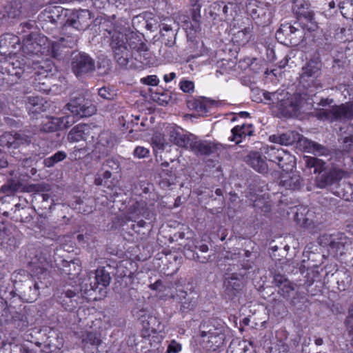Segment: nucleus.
Masks as SVG:
<instances>
[{
  "mask_svg": "<svg viewBox=\"0 0 353 353\" xmlns=\"http://www.w3.org/2000/svg\"><path fill=\"white\" fill-rule=\"evenodd\" d=\"M77 296L75 292L68 290L61 293V295L59 296V301L65 310L72 311L78 305V301L76 299Z\"/></svg>",
  "mask_w": 353,
  "mask_h": 353,
  "instance_id": "nucleus-35",
  "label": "nucleus"
},
{
  "mask_svg": "<svg viewBox=\"0 0 353 353\" xmlns=\"http://www.w3.org/2000/svg\"><path fill=\"white\" fill-rule=\"evenodd\" d=\"M296 163L295 157L283 150L279 160L276 163L278 166L285 172L292 170Z\"/></svg>",
  "mask_w": 353,
  "mask_h": 353,
  "instance_id": "nucleus-42",
  "label": "nucleus"
},
{
  "mask_svg": "<svg viewBox=\"0 0 353 353\" xmlns=\"http://www.w3.org/2000/svg\"><path fill=\"white\" fill-rule=\"evenodd\" d=\"M13 242L14 239L11 233L5 226L4 229L0 230V245L6 247V245H11Z\"/></svg>",
  "mask_w": 353,
  "mask_h": 353,
  "instance_id": "nucleus-55",
  "label": "nucleus"
},
{
  "mask_svg": "<svg viewBox=\"0 0 353 353\" xmlns=\"http://www.w3.org/2000/svg\"><path fill=\"white\" fill-rule=\"evenodd\" d=\"M74 118L73 116H66L60 118L61 130L69 128L73 123H74Z\"/></svg>",
  "mask_w": 353,
  "mask_h": 353,
  "instance_id": "nucleus-63",
  "label": "nucleus"
},
{
  "mask_svg": "<svg viewBox=\"0 0 353 353\" xmlns=\"http://www.w3.org/2000/svg\"><path fill=\"white\" fill-rule=\"evenodd\" d=\"M273 9L269 3H259L251 11L252 17L254 19H259L263 24H268L271 22Z\"/></svg>",
  "mask_w": 353,
  "mask_h": 353,
  "instance_id": "nucleus-20",
  "label": "nucleus"
},
{
  "mask_svg": "<svg viewBox=\"0 0 353 353\" xmlns=\"http://www.w3.org/2000/svg\"><path fill=\"white\" fill-rule=\"evenodd\" d=\"M303 37V31L289 23H282L276 32V39L285 46H297Z\"/></svg>",
  "mask_w": 353,
  "mask_h": 353,
  "instance_id": "nucleus-7",
  "label": "nucleus"
},
{
  "mask_svg": "<svg viewBox=\"0 0 353 353\" xmlns=\"http://www.w3.org/2000/svg\"><path fill=\"white\" fill-rule=\"evenodd\" d=\"M92 201L90 199H85L84 200L79 197H74L69 201V206L73 208L79 213L89 214L92 212Z\"/></svg>",
  "mask_w": 353,
  "mask_h": 353,
  "instance_id": "nucleus-32",
  "label": "nucleus"
},
{
  "mask_svg": "<svg viewBox=\"0 0 353 353\" xmlns=\"http://www.w3.org/2000/svg\"><path fill=\"white\" fill-rule=\"evenodd\" d=\"M305 164L308 168H314V173L321 174L325 169V163L318 158L304 157Z\"/></svg>",
  "mask_w": 353,
  "mask_h": 353,
  "instance_id": "nucleus-47",
  "label": "nucleus"
},
{
  "mask_svg": "<svg viewBox=\"0 0 353 353\" xmlns=\"http://www.w3.org/2000/svg\"><path fill=\"white\" fill-rule=\"evenodd\" d=\"M334 194L345 201H353V185L348 182L341 183Z\"/></svg>",
  "mask_w": 353,
  "mask_h": 353,
  "instance_id": "nucleus-45",
  "label": "nucleus"
},
{
  "mask_svg": "<svg viewBox=\"0 0 353 353\" xmlns=\"http://www.w3.org/2000/svg\"><path fill=\"white\" fill-rule=\"evenodd\" d=\"M246 163L259 173L264 174L268 170L265 161L259 152H250L245 158Z\"/></svg>",
  "mask_w": 353,
  "mask_h": 353,
  "instance_id": "nucleus-30",
  "label": "nucleus"
},
{
  "mask_svg": "<svg viewBox=\"0 0 353 353\" xmlns=\"http://www.w3.org/2000/svg\"><path fill=\"white\" fill-rule=\"evenodd\" d=\"M99 95L105 99L112 100L114 98L116 94L114 90L103 87L99 90Z\"/></svg>",
  "mask_w": 353,
  "mask_h": 353,
  "instance_id": "nucleus-59",
  "label": "nucleus"
},
{
  "mask_svg": "<svg viewBox=\"0 0 353 353\" xmlns=\"http://www.w3.org/2000/svg\"><path fill=\"white\" fill-rule=\"evenodd\" d=\"M25 190V185L19 179L8 180V182L0 188V192L7 196H10L17 192H23Z\"/></svg>",
  "mask_w": 353,
  "mask_h": 353,
  "instance_id": "nucleus-37",
  "label": "nucleus"
},
{
  "mask_svg": "<svg viewBox=\"0 0 353 353\" xmlns=\"http://www.w3.org/2000/svg\"><path fill=\"white\" fill-rule=\"evenodd\" d=\"M161 165L162 170L159 174L161 178L160 185L163 188H168L176 182V169L173 167H170V163L167 161L162 163Z\"/></svg>",
  "mask_w": 353,
  "mask_h": 353,
  "instance_id": "nucleus-25",
  "label": "nucleus"
},
{
  "mask_svg": "<svg viewBox=\"0 0 353 353\" xmlns=\"http://www.w3.org/2000/svg\"><path fill=\"white\" fill-rule=\"evenodd\" d=\"M30 137L24 133L6 132L0 135V146L8 148H19L21 145H29Z\"/></svg>",
  "mask_w": 353,
  "mask_h": 353,
  "instance_id": "nucleus-12",
  "label": "nucleus"
},
{
  "mask_svg": "<svg viewBox=\"0 0 353 353\" xmlns=\"http://www.w3.org/2000/svg\"><path fill=\"white\" fill-rule=\"evenodd\" d=\"M112 173L109 170H103L102 173H98L94 179V184L96 185H105L108 188L110 187L109 185L108 181L112 177Z\"/></svg>",
  "mask_w": 353,
  "mask_h": 353,
  "instance_id": "nucleus-52",
  "label": "nucleus"
},
{
  "mask_svg": "<svg viewBox=\"0 0 353 353\" xmlns=\"http://www.w3.org/2000/svg\"><path fill=\"white\" fill-rule=\"evenodd\" d=\"M188 149L196 155L209 156L217 150V144L208 141L199 139L195 135H192Z\"/></svg>",
  "mask_w": 353,
  "mask_h": 353,
  "instance_id": "nucleus-14",
  "label": "nucleus"
},
{
  "mask_svg": "<svg viewBox=\"0 0 353 353\" xmlns=\"http://www.w3.org/2000/svg\"><path fill=\"white\" fill-rule=\"evenodd\" d=\"M168 132L171 143L179 147L188 149L192 134H185L181 128L174 125L168 128Z\"/></svg>",
  "mask_w": 353,
  "mask_h": 353,
  "instance_id": "nucleus-16",
  "label": "nucleus"
},
{
  "mask_svg": "<svg viewBox=\"0 0 353 353\" xmlns=\"http://www.w3.org/2000/svg\"><path fill=\"white\" fill-rule=\"evenodd\" d=\"M44 41L40 34L34 32H31L26 39L23 40V44L22 46L23 51L28 54L37 56L41 58V60L34 59L32 60L33 63H39L43 60V45Z\"/></svg>",
  "mask_w": 353,
  "mask_h": 353,
  "instance_id": "nucleus-10",
  "label": "nucleus"
},
{
  "mask_svg": "<svg viewBox=\"0 0 353 353\" xmlns=\"http://www.w3.org/2000/svg\"><path fill=\"white\" fill-rule=\"evenodd\" d=\"M141 322L143 328L147 332H148V335H150V333L155 334L158 332H161V323L156 316L152 315H143L141 316Z\"/></svg>",
  "mask_w": 353,
  "mask_h": 353,
  "instance_id": "nucleus-36",
  "label": "nucleus"
},
{
  "mask_svg": "<svg viewBox=\"0 0 353 353\" xmlns=\"http://www.w3.org/2000/svg\"><path fill=\"white\" fill-rule=\"evenodd\" d=\"M26 108L33 119H38L43 112V99L37 97H29L26 102Z\"/></svg>",
  "mask_w": 353,
  "mask_h": 353,
  "instance_id": "nucleus-34",
  "label": "nucleus"
},
{
  "mask_svg": "<svg viewBox=\"0 0 353 353\" xmlns=\"http://www.w3.org/2000/svg\"><path fill=\"white\" fill-rule=\"evenodd\" d=\"M91 127L87 124H79L74 126L69 132L68 139L70 141L77 142L81 140L86 141L90 135Z\"/></svg>",
  "mask_w": 353,
  "mask_h": 353,
  "instance_id": "nucleus-26",
  "label": "nucleus"
},
{
  "mask_svg": "<svg viewBox=\"0 0 353 353\" xmlns=\"http://www.w3.org/2000/svg\"><path fill=\"white\" fill-rule=\"evenodd\" d=\"M12 276L14 279L16 283L22 282V279H24L25 281L28 283V285L31 284L32 283L31 276L27 271L24 270H19L18 271H15L13 273Z\"/></svg>",
  "mask_w": 353,
  "mask_h": 353,
  "instance_id": "nucleus-57",
  "label": "nucleus"
},
{
  "mask_svg": "<svg viewBox=\"0 0 353 353\" xmlns=\"http://www.w3.org/2000/svg\"><path fill=\"white\" fill-rule=\"evenodd\" d=\"M254 207L257 210L261 209V212L265 213L269 212L271 210L270 205L268 203H263L261 199L254 201Z\"/></svg>",
  "mask_w": 353,
  "mask_h": 353,
  "instance_id": "nucleus-62",
  "label": "nucleus"
},
{
  "mask_svg": "<svg viewBox=\"0 0 353 353\" xmlns=\"http://www.w3.org/2000/svg\"><path fill=\"white\" fill-rule=\"evenodd\" d=\"M99 289V299H101L106 294V288L110 285L111 276L105 268H99L94 272L88 274Z\"/></svg>",
  "mask_w": 353,
  "mask_h": 353,
  "instance_id": "nucleus-15",
  "label": "nucleus"
},
{
  "mask_svg": "<svg viewBox=\"0 0 353 353\" xmlns=\"http://www.w3.org/2000/svg\"><path fill=\"white\" fill-rule=\"evenodd\" d=\"M347 329L351 334H353V310H350L349 314L345 319Z\"/></svg>",
  "mask_w": 353,
  "mask_h": 353,
  "instance_id": "nucleus-64",
  "label": "nucleus"
},
{
  "mask_svg": "<svg viewBox=\"0 0 353 353\" xmlns=\"http://www.w3.org/2000/svg\"><path fill=\"white\" fill-rule=\"evenodd\" d=\"M71 69L77 77H82L95 71V61L85 52L74 54Z\"/></svg>",
  "mask_w": 353,
  "mask_h": 353,
  "instance_id": "nucleus-6",
  "label": "nucleus"
},
{
  "mask_svg": "<svg viewBox=\"0 0 353 353\" xmlns=\"http://www.w3.org/2000/svg\"><path fill=\"white\" fill-rule=\"evenodd\" d=\"M201 336L203 341H205V338L216 335H225L224 327L218 324L215 325L213 322H205L200 326Z\"/></svg>",
  "mask_w": 353,
  "mask_h": 353,
  "instance_id": "nucleus-31",
  "label": "nucleus"
},
{
  "mask_svg": "<svg viewBox=\"0 0 353 353\" xmlns=\"http://www.w3.org/2000/svg\"><path fill=\"white\" fill-rule=\"evenodd\" d=\"M346 172L342 169L332 168L316 176L315 183L316 187L321 189H327L333 194L341 186V181Z\"/></svg>",
  "mask_w": 353,
  "mask_h": 353,
  "instance_id": "nucleus-5",
  "label": "nucleus"
},
{
  "mask_svg": "<svg viewBox=\"0 0 353 353\" xmlns=\"http://www.w3.org/2000/svg\"><path fill=\"white\" fill-rule=\"evenodd\" d=\"M3 296L0 297V324L3 325L8 323L12 319V316L10 311V308L8 306L7 302L5 299H8V297L6 296V291H3Z\"/></svg>",
  "mask_w": 353,
  "mask_h": 353,
  "instance_id": "nucleus-44",
  "label": "nucleus"
},
{
  "mask_svg": "<svg viewBox=\"0 0 353 353\" xmlns=\"http://www.w3.org/2000/svg\"><path fill=\"white\" fill-rule=\"evenodd\" d=\"M231 132L232 135L230 140L235 141L236 143H239L241 142L242 137L252 135V125L242 124L241 125H236L232 129Z\"/></svg>",
  "mask_w": 353,
  "mask_h": 353,
  "instance_id": "nucleus-38",
  "label": "nucleus"
},
{
  "mask_svg": "<svg viewBox=\"0 0 353 353\" xmlns=\"http://www.w3.org/2000/svg\"><path fill=\"white\" fill-rule=\"evenodd\" d=\"M94 283L89 274L82 279L79 287L83 296L86 299L92 297L94 299L98 298L97 295L99 294V289L96 285H94Z\"/></svg>",
  "mask_w": 353,
  "mask_h": 353,
  "instance_id": "nucleus-27",
  "label": "nucleus"
},
{
  "mask_svg": "<svg viewBox=\"0 0 353 353\" xmlns=\"http://www.w3.org/2000/svg\"><path fill=\"white\" fill-rule=\"evenodd\" d=\"M225 286L226 294L230 298L235 296L244 286L243 275L236 273L230 274L225 280Z\"/></svg>",
  "mask_w": 353,
  "mask_h": 353,
  "instance_id": "nucleus-17",
  "label": "nucleus"
},
{
  "mask_svg": "<svg viewBox=\"0 0 353 353\" xmlns=\"http://www.w3.org/2000/svg\"><path fill=\"white\" fill-rule=\"evenodd\" d=\"M281 185L289 190H299L303 185V181L299 174L293 173L291 175L282 176Z\"/></svg>",
  "mask_w": 353,
  "mask_h": 353,
  "instance_id": "nucleus-39",
  "label": "nucleus"
},
{
  "mask_svg": "<svg viewBox=\"0 0 353 353\" xmlns=\"http://www.w3.org/2000/svg\"><path fill=\"white\" fill-rule=\"evenodd\" d=\"M128 214L131 220L137 219L139 216H148L149 212L146 209V203L144 201H137L128 208Z\"/></svg>",
  "mask_w": 353,
  "mask_h": 353,
  "instance_id": "nucleus-43",
  "label": "nucleus"
},
{
  "mask_svg": "<svg viewBox=\"0 0 353 353\" xmlns=\"http://www.w3.org/2000/svg\"><path fill=\"white\" fill-rule=\"evenodd\" d=\"M63 346V339L59 333L52 329L50 330L46 340V353H52L59 351Z\"/></svg>",
  "mask_w": 353,
  "mask_h": 353,
  "instance_id": "nucleus-29",
  "label": "nucleus"
},
{
  "mask_svg": "<svg viewBox=\"0 0 353 353\" xmlns=\"http://www.w3.org/2000/svg\"><path fill=\"white\" fill-rule=\"evenodd\" d=\"M225 341V335H214L205 338V341H203L205 347L210 350H216V348L223 344Z\"/></svg>",
  "mask_w": 353,
  "mask_h": 353,
  "instance_id": "nucleus-48",
  "label": "nucleus"
},
{
  "mask_svg": "<svg viewBox=\"0 0 353 353\" xmlns=\"http://www.w3.org/2000/svg\"><path fill=\"white\" fill-rule=\"evenodd\" d=\"M322 63L317 59H312L307 61L301 70L300 81L303 86L321 88L322 84L319 79L321 74Z\"/></svg>",
  "mask_w": 353,
  "mask_h": 353,
  "instance_id": "nucleus-3",
  "label": "nucleus"
},
{
  "mask_svg": "<svg viewBox=\"0 0 353 353\" xmlns=\"http://www.w3.org/2000/svg\"><path fill=\"white\" fill-rule=\"evenodd\" d=\"M103 170H109L112 174H117L121 170L119 162L114 159H108L103 163Z\"/></svg>",
  "mask_w": 353,
  "mask_h": 353,
  "instance_id": "nucleus-56",
  "label": "nucleus"
},
{
  "mask_svg": "<svg viewBox=\"0 0 353 353\" xmlns=\"http://www.w3.org/2000/svg\"><path fill=\"white\" fill-rule=\"evenodd\" d=\"M17 46H20V39L17 36L6 33L0 37V53L2 55L12 53Z\"/></svg>",
  "mask_w": 353,
  "mask_h": 353,
  "instance_id": "nucleus-19",
  "label": "nucleus"
},
{
  "mask_svg": "<svg viewBox=\"0 0 353 353\" xmlns=\"http://www.w3.org/2000/svg\"><path fill=\"white\" fill-rule=\"evenodd\" d=\"M91 14L88 10H82L77 16L76 20L70 21V25L75 26L78 23L80 27L76 26L77 28L80 30L87 29L90 23Z\"/></svg>",
  "mask_w": 353,
  "mask_h": 353,
  "instance_id": "nucleus-46",
  "label": "nucleus"
},
{
  "mask_svg": "<svg viewBox=\"0 0 353 353\" xmlns=\"http://www.w3.org/2000/svg\"><path fill=\"white\" fill-rule=\"evenodd\" d=\"M297 17L303 29L314 31L317 28V22L315 21L314 13L312 10H310Z\"/></svg>",
  "mask_w": 353,
  "mask_h": 353,
  "instance_id": "nucleus-41",
  "label": "nucleus"
},
{
  "mask_svg": "<svg viewBox=\"0 0 353 353\" xmlns=\"http://www.w3.org/2000/svg\"><path fill=\"white\" fill-rule=\"evenodd\" d=\"M33 210L28 205L17 203L14 205L13 219L15 221L28 223L32 219Z\"/></svg>",
  "mask_w": 353,
  "mask_h": 353,
  "instance_id": "nucleus-33",
  "label": "nucleus"
},
{
  "mask_svg": "<svg viewBox=\"0 0 353 353\" xmlns=\"http://www.w3.org/2000/svg\"><path fill=\"white\" fill-rule=\"evenodd\" d=\"M279 112L284 117H299L295 95L292 96L288 93L286 99L280 103Z\"/></svg>",
  "mask_w": 353,
  "mask_h": 353,
  "instance_id": "nucleus-23",
  "label": "nucleus"
},
{
  "mask_svg": "<svg viewBox=\"0 0 353 353\" xmlns=\"http://www.w3.org/2000/svg\"><path fill=\"white\" fill-rule=\"evenodd\" d=\"M81 342L85 353H99L102 341L98 333L87 332L81 336Z\"/></svg>",
  "mask_w": 353,
  "mask_h": 353,
  "instance_id": "nucleus-18",
  "label": "nucleus"
},
{
  "mask_svg": "<svg viewBox=\"0 0 353 353\" xmlns=\"http://www.w3.org/2000/svg\"><path fill=\"white\" fill-rule=\"evenodd\" d=\"M319 119L328 120L331 122L351 119L353 118V104L346 103L341 105H334L330 109H322L317 114Z\"/></svg>",
  "mask_w": 353,
  "mask_h": 353,
  "instance_id": "nucleus-8",
  "label": "nucleus"
},
{
  "mask_svg": "<svg viewBox=\"0 0 353 353\" xmlns=\"http://www.w3.org/2000/svg\"><path fill=\"white\" fill-rule=\"evenodd\" d=\"M262 94L265 100V103L274 106L279 110V105L282 103L284 99H286V97L288 96V92L283 90L272 92L263 91Z\"/></svg>",
  "mask_w": 353,
  "mask_h": 353,
  "instance_id": "nucleus-28",
  "label": "nucleus"
},
{
  "mask_svg": "<svg viewBox=\"0 0 353 353\" xmlns=\"http://www.w3.org/2000/svg\"><path fill=\"white\" fill-rule=\"evenodd\" d=\"M210 101H208L197 99L192 102H189V106L192 107L199 113L204 114L208 111L209 105L208 103Z\"/></svg>",
  "mask_w": 353,
  "mask_h": 353,
  "instance_id": "nucleus-54",
  "label": "nucleus"
},
{
  "mask_svg": "<svg viewBox=\"0 0 353 353\" xmlns=\"http://www.w3.org/2000/svg\"><path fill=\"white\" fill-rule=\"evenodd\" d=\"M279 138L280 139L281 145H288L298 142L308 152H311L316 156H327L329 154L328 149L325 146L303 137L295 131H288L281 134Z\"/></svg>",
  "mask_w": 353,
  "mask_h": 353,
  "instance_id": "nucleus-2",
  "label": "nucleus"
},
{
  "mask_svg": "<svg viewBox=\"0 0 353 353\" xmlns=\"http://www.w3.org/2000/svg\"><path fill=\"white\" fill-rule=\"evenodd\" d=\"M67 157V154L63 151H58L51 157L46 159V167H52L56 163L63 161Z\"/></svg>",
  "mask_w": 353,
  "mask_h": 353,
  "instance_id": "nucleus-53",
  "label": "nucleus"
},
{
  "mask_svg": "<svg viewBox=\"0 0 353 353\" xmlns=\"http://www.w3.org/2000/svg\"><path fill=\"white\" fill-rule=\"evenodd\" d=\"M152 143L159 150H163L165 145V140L161 134H156L152 137Z\"/></svg>",
  "mask_w": 353,
  "mask_h": 353,
  "instance_id": "nucleus-60",
  "label": "nucleus"
},
{
  "mask_svg": "<svg viewBox=\"0 0 353 353\" xmlns=\"http://www.w3.org/2000/svg\"><path fill=\"white\" fill-rule=\"evenodd\" d=\"M342 144V150L345 152H350L353 146V136L350 134L347 136L342 137L339 140Z\"/></svg>",
  "mask_w": 353,
  "mask_h": 353,
  "instance_id": "nucleus-58",
  "label": "nucleus"
},
{
  "mask_svg": "<svg viewBox=\"0 0 353 353\" xmlns=\"http://www.w3.org/2000/svg\"><path fill=\"white\" fill-rule=\"evenodd\" d=\"M61 45L57 42H52L51 43L50 49L48 50L50 52L52 57L58 59L61 56Z\"/></svg>",
  "mask_w": 353,
  "mask_h": 353,
  "instance_id": "nucleus-61",
  "label": "nucleus"
},
{
  "mask_svg": "<svg viewBox=\"0 0 353 353\" xmlns=\"http://www.w3.org/2000/svg\"><path fill=\"white\" fill-rule=\"evenodd\" d=\"M232 3L226 4L223 1H216L210 5V13L211 16L219 17L221 19L226 18L229 8H232Z\"/></svg>",
  "mask_w": 353,
  "mask_h": 353,
  "instance_id": "nucleus-40",
  "label": "nucleus"
},
{
  "mask_svg": "<svg viewBox=\"0 0 353 353\" xmlns=\"http://www.w3.org/2000/svg\"><path fill=\"white\" fill-rule=\"evenodd\" d=\"M110 45L114 54V60L122 68H125L128 65L132 56L128 46L132 50L138 52H145L148 50L145 43L141 40L139 36L133 33L125 35L120 32L114 31L112 33Z\"/></svg>",
  "mask_w": 353,
  "mask_h": 353,
  "instance_id": "nucleus-1",
  "label": "nucleus"
},
{
  "mask_svg": "<svg viewBox=\"0 0 353 353\" xmlns=\"http://www.w3.org/2000/svg\"><path fill=\"white\" fill-rule=\"evenodd\" d=\"M66 11L61 6H49L46 8V12L48 13L46 19V28L49 30V33L52 32L57 34L59 32V28L62 27L65 23L64 17L66 15Z\"/></svg>",
  "mask_w": 353,
  "mask_h": 353,
  "instance_id": "nucleus-11",
  "label": "nucleus"
},
{
  "mask_svg": "<svg viewBox=\"0 0 353 353\" xmlns=\"http://www.w3.org/2000/svg\"><path fill=\"white\" fill-rule=\"evenodd\" d=\"M65 107L73 114L79 117H90L97 111L95 105L90 100L77 92L71 94L70 101L66 103Z\"/></svg>",
  "mask_w": 353,
  "mask_h": 353,
  "instance_id": "nucleus-4",
  "label": "nucleus"
},
{
  "mask_svg": "<svg viewBox=\"0 0 353 353\" xmlns=\"http://www.w3.org/2000/svg\"><path fill=\"white\" fill-rule=\"evenodd\" d=\"M293 12L298 16L305 14L310 10V3L307 0H294L292 6Z\"/></svg>",
  "mask_w": 353,
  "mask_h": 353,
  "instance_id": "nucleus-50",
  "label": "nucleus"
},
{
  "mask_svg": "<svg viewBox=\"0 0 353 353\" xmlns=\"http://www.w3.org/2000/svg\"><path fill=\"white\" fill-rule=\"evenodd\" d=\"M319 241L321 245L328 248L330 252L333 253L340 252L341 254L350 243L346 236L341 232L323 234L319 237Z\"/></svg>",
  "mask_w": 353,
  "mask_h": 353,
  "instance_id": "nucleus-9",
  "label": "nucleus"
},
{
  "mask_svg": "<svg viewBox=\"0 0 353 353\" xmlns=\"http://www.w3.org/2000/svg\"><path fill=\"white\" fill-rule=\"evenodd\" d=\"M283 149L281 148L268 147L265 151V157L268 161L277 163L281 156Z\"/></svg>",
  "mask_w": 353,
  "mask_h": 353,
  "instance_id": "nucleus-49",
  "label": "nucleus"
},
{
  "mask_svg": "<svg viewBox=\"0 0 353 353\" xmlns=\"http://www.w3.org/2000/svg\"><path fill=\"white\" fill-rule=\"evenodd\" d=\"M173 299L180 305V312L187 314L194 310L198 303V296L196 293L179 291L172 296Z\"/></svg>",
  "mask_w": 353,
  "mask_h": 353,
  "instance_id": "nucleus-13",
  "label": "nucleus"
},
{
  "mask_svg": "<svg viewBox=\"0 0 353 353\" xmlns=\"http://www.w3.org/2000/svg\"><path fill=\"white\" fill-rule=\"evenodd\" d=\"M46 132H53L61 130L60 118L54 117H46Z\"/></svg>",
  "mask_w": 353,
  "mask_h": 353,
  "instance_id": "nucleus-51",
  "label": "nucleus"
},
{
  "mask_svg": "<svg viewBox=\"0 0 353 353\" xmlns=\"http://www.w3.org/2000/svg\"><path fill=\"white\" fill-rule=\"evenodd\" d=\"M273 283L279 288V294L283 298L288 299L291 293L294 290L293 284L283 274H276L274 276Z\"/></svg>",
  "mask_w": 353,
  "mask_h": 353,
  "instance_id": "nucleus-22",
  "label": "nucleus"
},
{
  "mask_svg": "<svg viewBox=\"0 0 353 353\" xmlns=\"http://www.w3.org/2000/svg\"><path fill=\"white\" fill-rule=\"evenodd\" d=\"M312 91H307L305 93L295 95L296 101V106L299 116L307 113L312 110L315 103L314 99L310 97L312 96Z\"/></svg>",
  "mask_w": 353,
  "mask_h": 353,
  "instance_id": "nucleus-24",
  "label": "nucleus"
},
{
  "mask_svg": "<svg viewBox=\"0 0 353 353\" xmlns=\"http://www.w3.org/2000/svg\"><path fill=\"white\" fill-rule=\"evenodd\" d=\"M117 144L115 136L109 131H103L99 135L96 149H102V154L107 155Z\"/></svg>",
  "mask_w": 353,
  "mask_h": 353,
  "instance_id": "nucleus-21",
  "label": "nucleus"
}]
</instances>
